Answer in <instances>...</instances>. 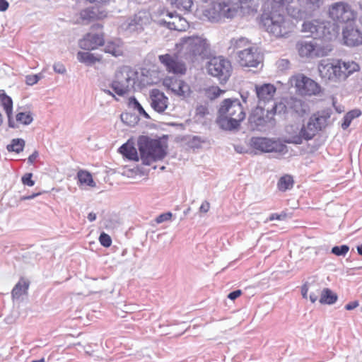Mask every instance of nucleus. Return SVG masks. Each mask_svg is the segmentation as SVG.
<instances>
[{
    "instance_id": "6e6552de",
    "label": "nucleus",
    "mask_w": 362,
    "mask_h": 362,
    "mask_svg": "<svg viewBox=\"0 0 362 362\" xmlns=\"http://www.w3.org/2000/svg\"><path fill=\"white\" fill-rule=\"evenodd\" d=\"M181 50L185 59L194 62L197 57L202 58L209 54V44L206 39L198 36L182 38Z\"/></svg>"
},
{
    "instance_id": "dca6fc26",
    "label": "nucleus",
    "mask_w": 362,
    "mask_h": 362,
    "mask_svg": "<svg viewBox=\"0 0 362 362\" xmlns=\"http://www.w3.org/2000/svg\"><path fill=\"white\" fill-rule=\"evenodd\" d=\"M272 120L269 107L265 110L264 107L262 106H257L249 117L250 123L256 129L264 127Z\"/></svg>"
},
{
    "instance_id": "69168bd1",
    "label": "nucleus",
    "mask_w": 362,
    "mask_h": 362,
    "mask_svg": "<svg viewBox=\"0 0 362 362\" xmlns=\"http://www.w3.org/2000/svg\"><path fill=\"white\" fill-rule=\"evenodd\" d=\"M87 218L89 221L93 222L96 219V214L94 212H90Z\"/></svg>"
},
{
    "instance_id": "1a4fd4ad",
    "label": "nucleus",
    "mask_w": 362,
    "mask_h": 362,
    "mask_svg": "<svg viewBox=\"0 0 362 362\" xmlns=\"http://www.w3.org/2000/svg\"><path fill=\"white\" fill-rule=\"evenodd\" d=\"M209 74L217 78L220 83H226L232 72V66L229 60L223 57H214L207 64Z\"/></svg>"
},
{
    "instance_id": "a878e982",
    "label": "nucleus",
    "mask_w": 362,
    "mask_h": 362,
    "mask_svg": "<svg viewBox=\"0 0 362 362\" xmlns=\"http://www.w3.org/2000/svg\"><path fill=\"white\" fill-rule=\"evenodd\" d=\"M118 151L127 159L133 161H139V156L136 148L131 144L127 142L122 144Z\"/></svg>"
},
{
    "instance_id": "9d476101",
    "label": "nucleus",
    "mask_w": 362,
    "mask_h": 362,
    "mask_svg": "<svg viewBox=\"0 0 362 362\" xmlns=\"http://www.w3.org/2000/svg\"><path fill=\"white\" fill-rule=\"evenodd\" d=\"M250 146L264 153L286 154L288 152L286 145L280 140L267 137H252L250 139Z\"/></svg>"
},
{
    "instance_id": "72a5a7b5",
    "label": "nucleus",
    "mask_w": 362,
    "mask_h": 362,
    "mask_svg": "<svg viewBox=\"0 0 362 362\" xmlns=\"http://www.w3.org/2000/svg\"><path fill=\"white\" fill-rule=\"evenodd\" d=\"M78 182L82 185L95 187V183L91 174L86 170H79L77 173Z\"/></svg>"
},
{
    "instance_id": "0eeeda50",
    "label": "nucleus",
    "mask_w": 362,
    "mask_h": 362,
    "mask_svg": "<svg viewBox=\"0 0 362 362\" xmlns=\"http://www.w3.org/2000/svg\"><path fill=\"white\" fill-rule=\"evenodd\" d=\"M262 23L267 32L276 37H286L292 30V25L285 20L284 13L263 10Z\"/></svg>"
},
{
    "instance_id": "6ab92c4d",
    "label": "nucleus",
    "mask_w": 362,
    "mask_h": 362,
    "mask_svg": "<svg viewBox=\"0 0 362 362\" xmlns=\"http://www.w3.org/2000/svg\"><path fill=\"white\" fill-rule=\"evenodd\" d=\"M276 87L271 83H264L263 85L255 86V93L258 98V106L262 104L269 103L273 101V98L276 92Z\"/></svg>"
},
{
    "instance_id": "e433bc0d",
    "label": "nucleus",
    "mask_w": 362,
    "mask_h": 362,
    "mask_svg": "<svg viewBox=\"0 0 362 362\" xmlns=\"http://www.w3.org/2000/svg\"><path fill=\"white\" fill-rule=\"evenodd\" d=\"M170 4L181 11H189L193 1L192 0H170Z\"/></svg>"
},
{
    "instance_id": "bb28decb",
    "label": "nucleus",
    "mask_w": 362,
    "mask_h": 362,
    "mask_svg": "<svg viewBox=\"0 0 362 362\" xmlns=\"http://www.w3.org/2000/svg\"><path fill=\"white\" fill-rule=\"evenodd\" d=\"M144 20L141 14H136L128 19L125 28L129 32H141L144 30Z\"/></svg>"
},
{
    "instance_id": "13d9d810",
    "label": "nucleus",
    "mask_w": 362,
    "mask_h": 362,
    "mask_svg": "<svg viewBox=\"0 0 362 362\" xmlns=\"http://www.w3.org/2000/svg\"><path fill=\"white\" fill-rule=\"evenodd\" d=\"M210 209V204L207 201L202 202L199 207V211L202 213H206Z\"/></svg>"
},
{
    "instance_id": "e2e57ef3",
    "label": "nucleus",
    "mask_w": 362,
    "mask_h": 362,
    "mask_svg": "<svg viewBox=\"0 0 362 362\" xmlns=\"http://www.w3.org/2000/svg\"><path fill=\"white\" fill-rule=\"evenodd\" d=\"M9 6L6 0H0V11H6Z\"/></svg>"
},
{
    "instance_id": "774afa93",
    "label": "nucleus",
    "mask_w": 362,
    "mask_h": 362,
    "mask_svg": "<svg viewBox=\"0 0 362 362\" xmlns=\"http://www.w3.org/2000/svg\"><path fill=\"white\" fill-rule=\"evenodd\" d=\"M289 64V62L288 59H281L279 62V66L282 65L283 66H287Z\"/></svg>"
},
{
    "instance_id": "49530a36",
    "label": "nucleus",
    "mask_w": 362,
    "mask_h": 362,
    "mask_svg": "<svg viewBox=\"0 0 362 362\" xmlns=\"http://www.w3.org/2000/svg\"><path fill=\"white\" fill-rule=\"evenodd\" d=\"M299 1L305 3L310 8L315 10L320 6L322 3V0H298Z\"/></svg>"
},
{
    "instance_id": "864d4df0",
    "label": "nucleus",
    "mask_w": 362,
    "mask_h": 362,
    "mask_svg": "<svg viewBox=\"0 0 362 362\" xmlns=\"http://www.w3.org/2000/svg\"><path fill=\"white\" fill-rule=\"evenodd\" d=\"M242 293V291L239 289L230 292L228 295V298L232 300L237 299Z\"/></svg>"
},
{
    "instance_id": "f704fd0d",
    "label": "nucleus",
    "mask_w": 362,
    "mask_h": 362,
    "mask_svg": "<svg viewBox=\"0 0 362 362\" xmlns=\"http://www.w3.org/2000/svg\"><path fill=\"white\" fill-rule=\"evenodd\" d=\"M285 113H289V110L287 108V99L278 103H274L272 105L271 110H269V114L272 119L274 115H281Z\"/></svg>"
},
{
    "instance_id": "2f4dec72",
    "label": "nucleus",
    "mask_w": 362,
    "mask_h": 362,
    "mask_svg": "<svg viewBox=\"0 0 362 362\" xmlns=\"http://www.w3.org/2000/svg\"><path fill=\"white\" fill-rule=\"evenodd\" d=\"M80 17L83 22H89L100 18L98 8L95 7L87 8L82 10Z\"/></svg>"
},
{
    "instance_id": "ddd939ff",
    "label": "nucleus",
    "mask_w": 362,
    "mask_h": 362,
    "mask_svg": "<svg viewBox=\"0 0 362 362\" xmlns=\"http://www.w3.org/2000/svg\"><path fill=\"white\" fill-rule=\"evenodd\" d=\"M295 86L298 92L302 95H316L321 92L320 86L304 75L297 77Z\"/></svg>"
},
{
    "instance_id": "f3484780",
    "label": "nucleus",
    "mask_w": 362,
    "mask_h": 362,
    "mask_svg": "<svg viewBox=\"0 0 362 362\" xmlns=\"http://www.w3.org/2000/svg\"><path fill=\"white\" fill-rule=\"evenodd\" d=\"M343 40L349 47H356L362 45V33L351 24H348L342 31Z\"/></svg>"
},
{
    "instance_id": "338daca9",
    "label": "nucleus",
    "mask_w": 362,
    "mask_h": 362,
    "mask_svg": "<svg viewBox=\"0 0 362 362\" xmlns=\"http://www.w3.org/2000/svg\"><path fill=\"white\" fill-rule=\"evenodd\" d=\"M248 93L247 92H245V93H241V98H242V100L243 101L244 103H247V99L248 98Z\"/></svg>"
},
{
    "instance_id": "4d7b16f0",
    "label": "nucleus",
    "mask_w": 362,
    "mask_h": 362,
    "mask_svg": "<svg viewBox=\"0 0 362 362\" xmlns=\"http://www.w3.org/2000/svg\"><path fill=\"white\" fill-rule=\"evenodd\" d=\"M38 156H39L38 151L36 150L34 151L33 152V153L30 156H29V157L28 158V163L29 164H33L35 162L36 159L38 158Z\"/></svg>"
},
{
    "instance_id": "3c124183",
    "label": "nucleus",
    "mask_w": 362,
    "mask_h": 362,
    "mask_svg": "<svg viewBox=\"0 0 362 362\" xmlns=\"http://www.w3.org/2000/svg\"><path fill=\"white\" fill-rule=\"evenodd\" d=\"M203 141H204L202 140L201 137L195 136L191 139L189 144L192 148H199Z\"/></svg>"
},
{
    "instance_id": "bf43d9fd",
    "label": "nucleus",
    "mask_w": 362,
    "mask_h": 362,
    "mask_svg": "<svg viewBox=\"0 0 362 362\" xmlns=\"http://www.w3.org/2000/svg\"><path fill=\"white\" fill-rule=\"evenodd\" d=\"M308 290H309V284L308 283L304 284L301 288V294H302V296L303 298H308Z\"/></svg>"
},
{
    "instance_id": "052dcab7",
    "label": "nucleus",
    "mask_w": 362,
    "mask_h": 362,
    "mask_svg": "<svg viewBox=\"0 0 362 362\" xmlns=\"http://www.w3.org/2000/svg\"><path fill=\"white\" fill-rule=\"evenodd\" d=\"M358 306V303L356 300L351 301L345 305V309L347 310H352Z\"/></svg>"
},
{
    "instance_id": "4be33fe9",
    "label": "nucleus",
    "mask_w": 362,
    "mask_h": 362,
    "mask_svg": "<svg viewBox=\"0 0 362 362\" xmlns=\"http://www.w3.org/2000/svg\"><path fill=\"white\" fill-rule=\"evenodd\" d=\"M287 108H288L289 112H293L298 116H303L310 110L309 105L306 102L294 97L287 98Z\"/></svg>"
},
{
    "instance_id": "c756f323",
    "label": "nucleus",
    "mask_w": 362,
    "mask_h": 362,
    "mask_svg": "<svg viewBox=\"0 0 362 362\" xmlns=\"http://www.w3.org/2000/svg\"><path fill=\"white\" fill-rule=\"evenodd\" d=\"M320 293L319 301L321 304L332 305L337 300V295L328 288H324Z\"/></svg>"
},
{
    "instance_id": "c85d7f7f",
    "label": "nucleus",
    "mask_w": 362,
    "mask_h": 362,
    "mask_svg": "<svg viewBox=\"0 0 362 362\" xmlns=\"http://www.w3.org/2000/svg\"><path fill=\"white\" fill-rule=\"evenodd\" d=\"M1 103L8 118V125L10 127H14L13 122L11 121V117L13 112V100L6 93L0 95Z\"/></svg>"
},
{
    "instance_id": "a18cd8bd",
    "label": "nucleus",
    "mask_w": 362,
    "mask_h": 362,
    "mask_svg": "<svg viewBox=\"0 0 362 362\" xmlns=\"http://www.w3.org/2000/svg\"><path fill=\"white\" fill-rule=\"evenodd\" d=\"M173 216V214L170 211H168V212H165V213H163L160 215H158L156 219H155V221L158 223V224H160V223H162L163 222H165V221H168L171 219Z\"/></svg>"
},
{
    "instance_id": "7c9ffc66",
    "label": "nucleus",
    "mask_w": 362,
    "mask_h": 362,
    "mask_svg": "<svg viewBox=\"0 0 362 362\" xmlns=\"http://www.w3.org/2000/svg\"><path fill=\"white\" fill-rule=\"evenodd\" d=\"M77 59L79 62L86 64V66H92L96 62H98L100 59L95 57L93 54L87 52H78Z\"/></svg>"
},
{
    "instance_id": "680f3d73",
    "label": "nucleus",
    "mask_w": 362,
    "mask_h": 362,
    "mask_svg": "<svg viewBox=\"0 0 362 362\" xmlns=\"http://www.w3.org/2000/svg\"><path fill=\"white\" fill-rule=\"evenodd\" d=\"M208 112L207 108L204 105H199L197 107V113L202 116L205 115Z\"/></svg>"
},
{
    "instance_id": "5701e85b",
    "label": "nucleus",
    "mask_w": 362,
    "mask_h": 362,
    "mask_svg": "<svg viewBox=\"0 0 362 362\" xmlns=\"http://www.w3.org/2000/svg\"><path fill=\"white\" fill-rule=\"evenodd\" d=\"M171 91L182 99L190 95L191 90L189 85L182 80H175L169 85Z\"/></svg>"
},
{
    "instance_id": "a19ab883",
    "label": "nucleus",
    "mask_w": 362,
    "mask_h": 362,
    "mask_svg": "<svg viewBox=\"0 0 362 362\" xmlns=\"http://www.w3.org/2000/svg\"><path fill=\"white\" fill-rule=\"evenodd\" d=\"M349 247L346 245H341L340 246H334L332 248V253L336 256H345L349 252Z\"/></svg>"
},
{
    "instance_id": "8fccbe9b",
    "label": "nucleus",
    "mask_w": 362,
    "mask_h": 362,
    "mask_svg": "<svg viewBox=\"0 0 362 362\" xmlns=\"http://www.w3.org/2000/svg\"><path fill=\"white\" fill-rule=\"evenodd\" d=\"M53 69L54 71L60 74H64L66 73V69L64 65L60 62L54 63L53 65Z\"/></svg>"
},
{
    "instance_id": "4468645a",
    "label": "nucleus",
    "mask_w": 362,
    "mask_h": 362,
    "mask_svg": "<svg viewBox=\"0 0 362 362\" xmlns=\"http://www.w3.org/2000/svg\"><path fill=\"white\" fill-rule=\"evenodd\" d=\"M329 14L334 20L341 23H346L354 18L350 6L344 2H337L332 4L329 9Z\"/></svg>"
},
{
    "instance_id": "f03ea898",
    "label": "nucleus",
    "mask_w": 362,
    "mask_h": 362,
    "mask_svg": "<svg viewBox=\"0 0 362 362\" xmlns=\"http://www.w3.org/2000/svg\"><path fill=\"white\" fill-rule=\"evenodd\" d=\"M257 5L255 0H228L215 3L208 11L209 19L218 21L222 18H232L236 16H245L257 12Z\"/></svg>"
},
{
    "instance_id": "412c9836",
    "label": "nucleus",
    "mask_w": 362,
    "mask_h": 362,
    "mask_svg": "<svg viewBox=\"0 0 362 362\" xmlns=\"http://www.w3.org/2000/svg\"><path fill=\"white\" fill-rule=\"evenodd\" d=\"M166 16L168 18V20L165 18L161 19L160 21V24L165 25L170 30L180 31L185 29V25L183 23L186 21L180 16L174 12L167 11Z\"/></svg>"
},
{
    "instance_id": "423d86ee",
    "label": "nucleus",
    "mask_w": 362,
    "mask_h": 362,
    "mask_svg": "<svg viewBox=\"0 0 362 362\" xmlns=\"http://www.w3.org/2000/svg\"><path fill=\"white\" fill-rule=\"evenodd\" d=\"M138 148L140 158L145 165H150L152 162L163 160L167 155V146L158 139H151L141 136L138 139Z\"/></svg>"
},
{
    "instance_id": "aec40b11",
    "label": "nucleus",
    "mask_w": 362,
    "mask_h": 362,
    "mask_svg": "<svg viewBox=\"0 0 362 362\" xmlns=\"http://www.w3.org/2000/svg\"><path fill=\"white\" fill-rule=\"evenodd\" d=\"M103 44V36L97 33H88L78 42L79 47L85 50L95 49Z\"/></svg>"
},
{
    "instance_id": "de8ad7c7",
    "label": "nucleus",
    "mask_w": 362,
    "mask_h": 362,
    "mask_svg": "<svg viewBox=\"0 0 362 362\" xmlns=\"http://www.w3.org/2000/svg\"><path fill=\"white\" fill-rule=\"evenodd\" d=\"M32 177V173L25 174L21 178L23 184L29 187H33L35 185V181L33 180Z\"/></svg>"
},
{
    "instance_id": "a211bd4d",
    "label": "nucleus",
    "mask_w": 362,
    "mask_h": 362,
    "mask_svg": "<svg viewBox=\"0 0 362 362\" xmlns=\"http://www.w3.org/2000/svg\"><path fill=\"white\" fill-rule=\"evenodd\" d=\"M311 116L306 125H303L298 135L293 136L292 142L296 144H300L303 140H310L320 131Z\"/></svg>"
},
{
    "instance_id": "5fc2aeb1",
    "label": "nucleus",
    "mask_w": 362,
    "mask_h": 362,
    "mask_svg": "<svg viewBox=\"0 0 362 362\" xmlns=\"http://www.w3.org/2000/svg\"><path fill=\"white\" fill-rule=\"evenodd\" d=\"M351 122H352V120L346 114L343 118V122L341 123V128L344 130L346 129L350 126Z\"/></svg>"
},
{
    "instance_id": "9b49d317",
    "label": "nucleus",
    "mask_w": 362,
    "mask_h": 362,
    "mask_svg": "<svg viewBox=\"0 0 362 362\" xmlns=\"http://www.w3.org/2000/svg\"><path fill=\"white\" fill-rule=\"evenodd\" d=\"M262 60V55L255 47L239 51V57H237L239 64L245 67H257Z\"/></svg>"
},
{
    "instance_id": "7ed1b4c3",
    "label": "nucleus",
    "mask_w": 362,
    "mask_h": 362,
    "mask_svg": "<svg viewBox=\"0 0 362 362\" xmlns=\"http://www.w3.org/2000/svg\"><path fill=\"white\" fill-rule=\"evenodd\" d=\"M245 112L238 99H225L218 110L216 122L221 129L231 131L240 127Z\"/></svg>"
},
{
    "instance_id": "37998d69",
    "label": "nucleus",
    "mask_w": 362,
    "mask_h": 362,
    "mask_svg": "<svg viewBox=\"0 0 362 362\" xmlns=\"http://www.w3.org/2000/svg\"><path fill=\"white\" fill-rule=\"evenodd\" d=\"M129 106L133 108L134 110H137L139 114H141V112H143L144 110H145L142 105L139 103V102L134 96H132L129 98Z\"/></svg>"
},
{
    "instance_id": "ea45409f",
    "label": "nucleus",
    "mask_w": 362,
    "mask_h": 362,
    "mask_svg": "<svg viewBox=\"0 0 362 362\" xmlns=\"http://www.w3.org/2000/svg\"><path fill=\"white\" fill-rule=\"evenodd\" d=\"M16 120L19 122L20 123L24 124V125H28L30 124L33 120V118L32 117V115L30 112H18L16 116Z\"/></svg>"
},
{
    "instance_id": "473e14b6",
    "label": "nucleus",
    "mask_w": 362,
    "mask_h": 362,
    "mask_svg": "<svg viewBox=\"0 0 362 362\" xmlns=\"http://www.w3.org/2000/svg\"><path fill=\"white\" fill-rule=\"evenodd\" d=\"M293 184L294 181L293 177L290 175H284L279 178L277 182V188L281 192H286L291 189Z\"/></svg>"
},
{
    "instance_id": "b1692460",
    "label": "nucleus",
    "mask_w": 362,
    "mask_h": 362,
    "mask_svg": "<svg viewBox=\"0 0 362 362\" xmlns=\"http://www.w3.org/2000/svg\"><path fill=\"white\" fill-rule=\"evenodd\" d=\"M228 47V54L230 55H236V58L239 57V51L245 49H249L252 46L250 45V41L245 37H240L238 39L233 38L230 42Z\"/></svg>"
},
{
    "instance_id": "603ef678",
    "label": "nucleus",
    "mask_w": 362,
    "mask_h": 362,
    "mask_svg": "<svg viewBox=\"0 0 362 362\" xmlns=\"http://www.w3.org/2000/svg\"><path fill=\"white\" fill-rule=\"evenodd\" d=\"M361 115V111L358 109L352 110L346 113V115L353 120L355 118L358 117Z\"/></svg>"
},
{
    "instance_id": "6e6d98bb",
    "label": "nucleus",
    "mask_w": 362,
    "mask_h": 362,
    "mask_svg": "<svg viewBox=\"0 0 362 362\" xmlns=\"http://www.w3.org/2000/svg\"><path fill=\"white\" fill-rule=\"evenodd\" d=\"M286 217V214L284 213H281V214H271L270 217H269V220L270 221H273V220H284Z\"/></svg>"
},
{
    "instance_id": "f257e3e1",
    "label": "nucleus",
    "mask_w": 362,
    "mask_h": 362,
    "mask_svg": "<svg viewBox=\"0 0 362 362\" xmlns=\"http://www.w3.org/2000/svg\"><path fill=\"white\" fill-rule=\"evenodd\" d=\"M302 32L310 37L311 40H301L297 43L300 57H324L332 51L329 43L337 37V26L330 21H307L302 25Z\"/></svg>"
},
{
    "instance_id": "09e8293b",
    "label": "nucleus",
    "mask_w": 362,
    "mask_h": 362,
    "mask_svg": "<svg viewBox=\"0 0 362 362\" xmlns=\"http://www.w3.org/2000/svg\"><path fill=\"white\" fill-rule=\"evenodd\" d=\"M40 78V76L37 74L28 75L25 77V83L29 86H33L37 83L39 81Z\"/></svg>"
},
{
    "instance_id": "2eb2a0df",
    "label": "nucleus",
    "mask_w": 362,
    "mask_h": 362,
    "mask_svg": "<svg viewBox=\"0 0 362 362\" xmlns=\"http://www.w3.org/2000/svg\"><path fill=\"white\" fill-rule=\"evenodd\" d=\"M148 102L152 109L159 114L163 113L169 105L168 98L157 88L149 92Z\"/></svg>"
},
{
    "instance_id": "20e7f679",
    "label": "nucleus",
    "mask_w": 362,
    "mask_h": 362,
    "mask_svg": "<svg viewBox=\"0 0 362 362\" xmlns=\"http://www.w3.org/2000/svg\"><path fill=\"white\" fill-rule=\"evenodd\" d=\"M358 70V64L353 61L322 59L318 65L320 77L325 81L334 82L345 80Z\"/></svg>"
},
{
    "instance_id": "c03bdc74",
    "label": "nucleus",
    "mask_w": 362,
    "mask_h": 362,
    "mask_svg": "<svg viewBox=\"0 0 362 362\" xmlns=\"http://www.w3.org/2000/svg\"><path fill=\"white\" fill-rule=\"evenodd\" d=\"M99 241L101 245L105 247H108L112 244V239L110 236L105 232L100 233L99 236Z\"/></svg>"
},
{
    "instance_id": "79ce46f5",
    "label": "nucleus",
    "mask_w": 362,
    "mask_h": 362,
    "mask_svg": "<svg viewBox=\"0 0 362 362\" xmlns=\"http://www.w3.org/2000/svg\"><path fill=\"white\" fill-rule=\"evenodd\" d=\"M121 119L123 122L129 123V125H134L139 121L138 117L132 113L122 114Z\"/></svg>"
},
{
    "instance_id": "58836bf2",
    "label": "nucleus",
    "mask_w": 362,
    "mask_h": 362,
    "mask_svg": "<svg viewBox=\"0 0 362 362\" xmlns=\"http://www.w3.org/2000/svg\"><path fill=\"white\" fill-rule=\"evenodd\" d=\"M105 52L111 54L112 56L118 57L122 54V48L115 42H108L105 47Z\"/></svg>"
},
{
    "instance_id": "393cba45",
    "label": "nucleus",
    "mask_w": 362,
    "mask_h": 362,
    "mask_svg": "<svg viewBox=\"0 0 362 362\" xmlns=\"http://www.w3.org/2000/svg\"><path fill=\"white\" fill-rule=\"evenodd\" d=\"M291 1L292 0H265L263 10L284 13V7Z\"/></svg>"
},
{
    "instance_id": "39448f33",
    "label": "nucleus",
    "mask_w": 362,
    "mask_h": 362,
    "mask_svg": "<svg viewBox=\"0 0 362 362\" xmlns=\"http://www.w3.org/2000/svg\"><path fill=\"white\" fill-rule=\"evenodd\" d=\"M135 74L128 67H124L115 74V79L107 86L104 83L100 84V90L116 100V95L124 97L127 95L135 84Z\"/></svg>"
},
{
    "instance_id": "c9c22d12",
    "label": "nucleus",
    "mask_w": 362,
    "mask_h": 362,
    "mask_svg": "<svg viewBox=\"0 0 362 362\" xmlns=\"http://www.w3.org/2000/svg\"><path fill=\"white\" fill-rule=\"evenodd\" d=\"M25 146V141L22 139H14L11 141V144L7 146L8 151H13L17 153L23 151Z\"/></svg>"
},
{
    "instance_id": "cd10ccee",
    "label": "nucleus",
    "mask_w": 362,
    "mask_h": 362,
    "mask_svg": "<svg viewBox=\"0 0 362 362\" xmlns=\"http://www.w3.org/2000/svg\"><path fill=\"white\" fill-rule=\"evenodd\" d=\"M330 116L331 110H325L320 112H317V113L312 115L315 120L314 122H315V124L320 131L326 127Z\"/></svg>"
},
{
    "instance_id": "0e129e2a",
    "label": "nucleus",
    "mask_w": 362,
    "mask_h": 362,
    "mask_svg": "<svg viewBox=\"0 0 362 362\" xmlns=\"http://www.w3.org/2000/svg\"><path fill=\"white\" fill-rule=\"evenodd\" d=\"M318 293H319V292H317V293L310 292L309 298L312 303L316 302V300L318 299Z\"/></svg>"
},
{
    "instance_id": "f8f14e48",
    "label": "nucleus",
    "mask_w": 362,
    "mask_h": 362,
    "mask_svg": "<svg viewBox=\"0 0 362 362\" xmlns=\"http://www.w3.org/2000/svg\"><path fill=\"white\" fill-rule=\"evenodd\" d=\"M158 60L168 73L182 75L187 71L185 64L176 54H161L158 56Z\"/></svg>"
},
{
    "instance_id": "4c0bfd02",
    "label": "nucleus",
    "mask_w": 362,
    "mask_h": 362,
    "mask_svg": "<svg viewBox=\"0 0 362 362\" xmlns=\"http://www.w3.org/2000/svg\"><path fill=\"white\" fill-rule=\"evenodd\" d=\"M28 284L25 282H23L22 284L21 282H18L13 288L11 295L13 299H18L23 293L28 289Z\"/></svg>"
}]
</instances>
